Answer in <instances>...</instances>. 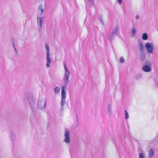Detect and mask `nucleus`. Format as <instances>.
<instances>
[{"label": "nucleus", "instance_id": "f3484780", "mask_svg": "<svg viewBox=\"0 0 158 158\" xmlns=\"http://www.w3.org/2000/svg\"><path fill=\"white\" fill-rule=\"evenodd\" d=\"M38 11H40L41 12V15H42L43 12V9L41 8V6H40L38 8Z\"/></svg>", "mask_w": 158, "mask_h": 158}, {"label": "nucleus", "instance_id": "4468645a", "mask_svg": "<svg viewBox=\"0 0 158 158\" xmlns=\"http://www.w3.org/2000/svg\"><path fill=\"white\" fill-rule=\"evenodd\" d=\"M125 119H127L129 118V115H128V114L127 112V111L126 110H125Z\"/></svg>", "mask_w": 158, "mask_h": 158}, {"label": "nucleus", "instance_id": "f03ea898", "mask_svg": "<svg viewBox=\"0 0 158 158\" xmlns=\"http://www.w3.org/2000/svg\"><path fill=\"white\" fill-rule=\"evenodd\" d=\"M66 89V87L65 86H63L61 88V96H62V100L61 104L63 105L64 103L63 102H64L65 99V89Z\"/></svg>", "mask_w": 158, "mask_h": 158}, {"label": "nucleus", "instance_id": "6ab92c4d", "mask_svg": "<svg viewBox=\"0 0 158 158\" xmlns=\"http://www.w3.org/2000/svg\"><path fill=\"white\" fill-rule=\"evenodd\" d=\"M120 61L121 63H123L124 61V58L123 57H121L120 59Z\"/></svg>", "mask_w": 158, "mask_h": 158}, {"label": "nucleus", "instance_id": "9b49d317", "mask_svg": "<svg viewBox=\"0 0 158 158\" xmlns=\"http://www.w3.org/2000/svg\"><path fill=\"white\" fill-rule=\"evenodd\" d=\"M45 47L47 50V54H49V48L48 45V44H45Z\"/></svg>", "mask_w": 158, "mask_h": 158}, {"label": "nucleus", "instance_id": "412c9836", "mask_svg": "<svg viewBox=\"0 0 158 158\" xmlns=\"http://www.w3.org/2000/svg\"><path fill=\"white\" fill-rule=\"evenodd\" d=\"M140 49L141 50H142V44L141 43L140 44Z\"/></svg>", "mask_w": 158, "mask_h": 158}, {"label": "nucleus", "instance_id": "aec40b11", "mask_svg": "<svg viewBox=\"0 0 158 158\" xmlns=\"http://www.w3.org/2000/svg\"><path fill=\"white\" fill-rule=\"evenodd\" d=\"M118 2L120 4H121L122 3V0H118Z\"/></svg>", "mask_w": 158, "mask_h": 158}, {"label": "nucleus", "instance_id": "423d86ee", "mask_svg": "<svg viewBox=\"0 0 158 158\" xmlns=\"http://www.w3.org/2000/svg\"><path fill=\"white\" fill-rule=\"evenodd\" d=\"M64 67L66 71V72H65V77H69V72L67 70L65 63H64Z\"/></svg>", "mask_w": 158, "mask_h": 158}, {"label": "nucleus", "instance_id": "4be33fe9", "mask_svg": "<svg viewBox=\"0 0 158 158\" xmlns=\"http://www.w3.org/2000/svg\"><path fill=\"white\" fill-rule=\"evenodd\" d=\"M136 18L137 19H138L139 18V16L138 15H136Z\"/></svg>", "mask_w": 158, "mask_h": 158}, {"label": "nucleus", "instance_id": "9d476101", "mask_svg": "<svg viewBox=\"0 0 158 158\" xmlns=\"http://www.w3.org/2000/svg\"><path fill=\"white\" fill-rule=\"evenodd\" d=\"M54 90L56 93L58 94L60 93V89L59 87H56L54 88Z\"/></svg>", "mask_w": 158, "mask_h": 158}, {"label": "nucleus", "instance_id": "0eeeda50", "mask_svg": "<svg viewBox=\"0 0 158 158\" xmlns=\"http://www.w3.org/2000/svg\"><path fill=\"white\" fill-rule=\"evenodd\" d=\"M155 153L154 150L153 149H150L149 152L148 156L151 158L154 155Z\"/></svg>", "mask_w": 158, "mask_h": 158}, {"label": "nucleus", "instance_id": "6e6552de", "mask_svg": "<svg viewBox=\"0 0 158 158\" xmlns=\"http://www.w3.org/2000/svg\"><path fill=\"white\" fill-rule=\"evenodd\" d=\"M43 17H40V19L39 20L38 19V18H37V21H38V23L39 25L40 26V27H41V24L42 22H43Z\"/></svg>", "mask_w": 158, "mask_h": 158}, {"label": "nucleus", "instance_id": "a211bd4d", "mask_svg": "<svg viewBox=\"0 0 158 158\" xmlns=\"http://www.w3.org/2000/svg\"><path fill=\"white\" fill-rule=\"evenodd\" d=\"M69 77H65V82L66 85H67L68 82H69Z\"/></svg>", "mask_w": 158, "mask_h": 158}, {"label": "nucleus", "instance_id": "5701e85b", "mask_svg": "<svg viewBox=\"0 0 158 158\" xmlns=\"http://www.w3.org/2000/svg\"><path fill=\"white\" fill-rule=\"evenodd\" d=\"M92 0H88L89 1H92Z\"/></svg>", "mask_w": 158, "mask_h": 158}, {"label": "nucleus", "instance_id": "2eb2a0df", "mask_svg": "<svg viewBox=\"0 0 158 158\" xmlns=\"http://www.w3.org/2000/svg\"><path fill=\"white\" fill-rule=\"evenodd\" d=\"M139 158H145L144 155L143 153H140L139 154Z\"/></svg>", "mask_w": 158, "mask_h": 158}, {"label": "nucleus", "instance_id": "1a4fd4ad", "mask_svg": "<svg viewBox=\"0 0 158 158\" xmlns=\"http://www.w3.org/2000/svg\"><path fill=\"white\" fill-rule=\"evenodd\" d=\"M142 38L143 40H146L148 39V35L146 33H144L143 34L142 36Z\"/></svg>", "mask_w": 158, "mask_h": 158}, {"label": "nucleus", "instance_id": "7ed1b4c3", "mask_svg": "<svg viewBox=\"0 0 158 158\" xmlns=\"http://www.w3.org/2000/svg\"><path fill=\"white\" fill-rule=\"evenodd\" d=\"M65 138L64 140V142L67 143H69L70 141L69 137V133L68 131H66L65 132Z\"/></svg>", "mask_w": 158, "mask_h": 158}, {"label": "nucleus", "instance_id": "ddd939ff", "mask_svg": "<svg viewBox=\"0 0 158 158\" xmlns=\"http://www.w3.org/2000/svg\"><path fill=\"white\" fill-rule=\"evenodd\" d=\"M132 31L133 35H134L136 33V30L134 27V26H133V27H132Z\"/></svg>", "mask_w": 158, "mask_h": 158}, {"label": "nucleus", "instance_id": "f8f14e48", "mask_svg": "<svg viewBox=\"0 0 158 158\" xmlns=\"http://www.w3.org/2000/svg\"><path fill=\"white\" fill-rule=\"evenodd\" d=\"M145 56L144 54L143 53L142 54L141 56H140V59L141 60L143 61L145 59Z\"/></svg>", "mask_w": 158, "mask_h": 158}, {"label": "nucleus", "instance_id": "39448f33", "mask_svg": "<svg viewBox=\"0 0 158 158\" xmlns=\"http://www.w3.org/2000/svg\"><path fill=\"white\" fill-rule=\"evenodd\" d=\"M47 60L46 66L47 67H48L49 66L51 62V60L49 57V54H48V53L47 54Z\"/></svg>", "mask_w": 158, "mask_h": 158}, {"label": "nucleus", "instance_id": "dca6fc26", "mask_svg": "<svg viewBox=\"0 0 158 158\" xmlns=\"http://www.w3.org/2000/svg\"><path fill=\"white\" fill-rule=\"evenodd\" d=\"M114 35L113 33H111L108 37V39L110 40H111L113 38Z\"/></svg>", "mask_w": 158, "mask_h": 158}, {"label": "nucleus", "instance_id": "f257e3e1", "mask_svg": "<svg viewBox=\"0 0 158 158\" xmlns=\"http://www.w3.org/2000/svg\"><path fill=\"white\" fill-rule=\"evenodd\" d=\"M145 64L147 65L143 66L142 68L143 71L146 72H150L151 70V64L150 61L147 60L146 61Z\"/></svg>", "mask_w": 158, "mask_h": 158}, {"label": "nucleus", "instance_id": "20e7f679", "mask_svg": "<svg viewBox=\"0 0 158 158\" xmlns=\"http://www.w3.org/2000/svg\"><path fill=\"white\" fill-rule=\"evenodd\" d=\"M145 47L147 49L148 53L152 52L153 50V47L152 45L150 43H147L145 44Z\"/></svg>", "mask_w": 158, "mask_h": 158}]
</instances>
